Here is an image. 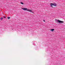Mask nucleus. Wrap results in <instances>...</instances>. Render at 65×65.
Masks as SVG:
<instances>
[{"label": "nucleus", "mask_w": 65, "mask_h": 65, "mask_svg": "<svg viewBox=\"0 0 65 65\" xmlns=\"http://www.w3.org/2000/svg\"><path fill=\"white\" fill-rule=\"evenodd\" d=\"M3 18H4L5 19V18H6L5 17H3Z\"/></svg>", "instance_id": "nucleus-10"}, {"label": "nucleus", "mask_w": 65, "mask_h": 65, "mask_svg": "<svg viewBox=\"0 0 65 65\" xmlns=\"http://www.w3.org/2000/svg\"><path fill=\"white\" fill-rule=\"evenodd\" d=\"M7 18H8V19H10V17H8Z\"/></svg>", "instance_id": "nucleus-9"}, {"label": "nucleus", "mask_w": 65, "mask_h": 65, "mask_svg": "<svg viewBox=\"0 0 65 65\" xmlns=\"http://www.w3.org/2000/svg\"><path fill=\"white\" fill-rule=\"evenodd\" d=\"M57 6V4L55 3H51L50 4V6L52 7H53L52 6Z\"/></svg>", "instance_id": "nucleus-1"}, {"label": "nucleus", "mask_w": 65, "mask_h": 65, "mask_svg": "<svg viewBox=\"0 0 65 65\" xmlns=\"http://www.w3.org/2000/svg\"><path fill=\"white\" fill-rule=\"evenodd\" d=\"M27 10V11H29V10L28 9H27V10Z\"/></svg>", "instance_id": "nucleus-7"}, {"label": "nucleus", "mask_w": 65, "mask_h": 65, "mask_svg": "<svg viewBox=\"0 0 65 65\" xmlns=\"http://www.w3.org/2000/svg\"><path fill=\"white\" fill-rule=\"evenodd\" d=\"M20 3H21V4H24V3H22V2H21Z\"/></svg>", "instance_id": "nucleus-6"}, {"label": "nucleus", "mask_w": 65, "mask_h": 65, "mask_svg": "<svg viewBox=\"0 0 65 65\" xmlns=\"http://www.w3.org/2000/svg\"><path fill=\"white\" fill-rule=\"evenodd\" d=\"M29 12H32V10H29Z\"/></svg>", "instance_id": "nucleus-5"}, {"label": "nucleus", "mask_w": 65, "mask_h": 65, "mask_svg": "<svg viewBox=\"0 0 65 65\" xmlns=\"http://www.w3.org/2000/svg\"><path fill=\"white\" fill-rule=\"evenodd\" d=\"M0 19L1 20H2V19H3V18L1 17V18Z\"/></svg>", "instance_id": "nucleus-8"}, {"label": "nucleus", "mask_w": 65, "mask_h": 65, "mask_svg": "<svg viewBox=\"0 0 65 65\" xmlns=\"http://www.w3.org/2000/svg\"><path fill=\"white\" fill-rule=\"evenodd\" d=\"M43 22H45V20H43Z\"/></svg>", "instance_id": "nucleus-11"}, {"label": "nucleus", "mask_w": 65, "mask_h": 65, "mask_svg": "<svg viewBox=\"0 0 65 65\" xmlns=\"http://www.w3.org/2000/svg\"><path fill=\"white\" fill-rule=\"evenodd\" d=\"M33 13H34V12H33Z\"/></svg>", "instance_id": "nucleus-12"}, {"label": "nucleus", "mask_w": 65, "mask_h": 65, "mask_svg": "<svg viewBox=\"0 0 65 65\" xmlns=\"http://www.w3.org/2000/svg\"><path fill=\"white\" fill-rule=\"evenodd\" d=\"M22 9L24 10H27V8H22Z\"/></svg>", "instance_id": "nucleus-3"}, {"label": "nucleus", "mask_w": 65, "mask_h": 65, "mask_svg": "<svg viewBox=\"0 0 65 65\" xmlns=\"http://www.w3.org/2000/svg\"><path fill=\"white\" fill-rule=\"evenodd\" d=\"M54 29H51V31H54Z\"/></svg>", "instance_id": "nucleus-4"}, {"label": "nucleus", "mask_w": 65, "mask_h": 65, "mask_svg": "<svg viewBox=\"0 0 65 65\" xmlns=\"http://www.w3.org/2000/svg\"><path fill=\"white\" fill-rule=\"evenodd\" d=\"M57 22H58L59 23H64V21H62L59 20H57Z\"/></svg>", "instance_id": "nucleus-2"}]
</instances>
